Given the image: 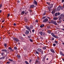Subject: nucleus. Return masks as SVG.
Returning <instances> with one entry per match:
<instances>
[{"label":"nucleus","mask_w":64,"mask_h":64,"mask_svg":"<svg viewBox=\"0 0 64 64\" xmlns=\"http://www.w3.org/2000/svg\"><path fill=\"white\" fill-rule=\"evenodd\" d=\"M14 40L15 41H16V43H17V42H19V40L17 38H14Z\"/></svg>","instance_id":"nucleus-1"},{"label":"nucleus","mask_w":64,"mask_h":64,"mask_svg":"<svg viewBox=\"0 0 64 64\" xmlns=\"http://www.w3.org/2000/svg\"><path fill=\"white\" fill-rule=\"evenodd\" d=\"M53 4H51L50 5V6L48 8L49 11H50L51 10V9L53 7Z\"/></svg>","instance_id":"nucleus-2"},{"label":"nucleus","mask_w":64,"mask_h":64,"mask_svg":"<svg viewBox=\"0 0 64 64\" xmlns=\"http://www.w3.org/2000/svg\"><path fill=\"white\" fill-rule=\"evenodd\" d=\"M52 24H54L55 25H57V23L56 22V21H52Z\"/></svg>","instance_id":"nucleus-3"},{"label":"nucleus","mask_w":64,"mask_h":64,"mask_svg":"<svg viewBox=\"0 0 64 64\" xmlns=\"http://www.w3.org/2000/svg\"><path fill=\"white\" fill-rule=\"evenodd\" d=\"M34 7H35V5L33 4H32L30 6V8H34Z\"/></svg>","instance_id":"nucleus-4"},{"label":"nucleus","mask_w":64,"mask_h":64,"mask_svg":"<svg viewBox=\"0 0 64 64\" xmlns=\"http://www.w3.org/2000/svg\"><path fill=\"white\" fill-rule=\"evenodd\" d=\"M26 28L27 29H28V30L29 31H31V29H30V27H29V26H26Z\"/></svg>","instance_id":"nucleus-5"},{"label":"nucleus","mask_w":64,"mask_h":64,"mask_svg":"<svg viewBox=\"0 0 64 64\" xmlns=\"http://www.w3.org/2000/svg\"><path fill=\"white\" fill-rule=\"evenodd\" d=\"M33 3L34 4H35L36 5H37V2L35 0H34V1L33 2Z\"/></svg>","instance_id":"nucleus-6"},{"label":"nucleus","mask_w":64,"mask_h":64,"mask_svg":"<svg viewBox=\"0 0 64 64\" xmlns=\"http://www.w3.org/2000/svg\"><path fill=\"white\" fill-rule=\"evenodd\" d=\"M29 31L27 30H26L25 34H26V35H28V34H29Z\"/></svg>","instance_id":"nucleus-7"},{"label":"nucleus","mask_w":64,"mask_h":64,"mask_svg":"<svg viewBox=\"0 0 64 64\" xmlns=\"http://www.w3.org/2000/svg\"><path fill=\"white\" fill-rule=\"evenodd\" d=\"M48 21V19L47 18H45L43 21V22H46Z\"/></svg>","instance_id":"nucleus-8"},{"label":"nucleus","mask_w":64,"mask_h":64,"mask_svg":"<svg viewBox=\"0 0 64 64\" xmlns=\"http://www.w3.org/2000/svg\"><path fill=\"white\" fill-rule=\"evenodd\" d=\"M60 15V13L58 12V13H56L55 14V16H59Z\"/></svg>","instance_id":"nucleus-9"},{"label":"nucleus","mask_w":64,"mask_h":64,"mask_svg":"<svg viewBox=\"0 0 64 64\" xmlns=\"http://www.w3.org/2000/svg\"><path fill=\"white\" fill-rule=\"evenodd\" d=\"M37 50L38 51V52H41V51H42L41 49L40 48H38L37 49Z\"/></svg>","instance_id":"nucleus-10"},{"label":"nucleus","mask_w":64,"mask_h":64,"mask_svg":"<svg viewBox=\"0 0 64 64\" xmlns=\"http://www.w3.org/2000/svg\"><path fill=\"white\" fill-rule=\"evenodd\" d=\"M46 56H45L43 58L42 61H44V62H45V58H46Z\"/></svg>","instance_id":"nucleus-11"},{"label":"nucleus","mask_w":64,"mask_h":64,"mask_svg":"<svg viewBox=\"0 0 64 64\" xmlns=\"http://www.w3.org/2000/svg\"><path fill=\"white\" fill-rule=\"evenodd\" d=\"M25 11H23L21 13V15H24V14H25Z\"/></svg>","instance_id":"nucleus-12"},{"label":"nucleus","mask_w":64,"mask_h":64,"mask_svg":"<svg viewBox=\"0 0 64 64\" xmlns=\"http://www.w3.org/2000/svg\"><path fill=\"white\" fill-rule=\"evenodd\" d=\"M60 53L61 55H62V56H64V54H63V53H62V52H60Z\"/></svg>","instance_id":"nucleus-13"},{"label":"nucleus","mask_w":64,"mask_h":64,"mask_svg":"<svg viewBox=\"0 0 64 64\" xmlns=\"http://www.w3.org/2000/svg\"><path fill=\"white\" fill-rule=\"evenodd\" d=\"M60 6H58L57 8V11H60Z\"/></svg>","instance_id":"nucleus-14"},{"label":"nucleus","mask_w":64,"mask_h":64,"mask_svg":"<svg viewBox=\"0 0 64 64\" xmlns=\"http://www.w3.org/2000/svg\"><path fill=\"white\" fill-rule=\"evenodd\" d=\"M60 16L62 18H63L64 17V14H61Z\"/></svg>","instance_id":"nucleus-15"},{"label":"nucleus","mask_w":64,"mask_h":64,"mask_svg":"<svg viewBox=\"0 0 64 64\" xmlns=\"http://www.w3.org/2000/svg\"><path fill=\"white\" fill-rule=\"evenodd\" d=\"M24 21L26 22H28V20H27V19L26 18V17L24 18Z\"/></svg>","instance_id":"nucleus-16"},{"label":"nucleus","mask_w":64,"mask_h":64,"mask_svg":"<svg viewBox=\"0 0 64 64\" xmlns=\"http://www.w3.org/2000/svg\"><path fill=\"white\" fill-rule=\"evenodd\" d=\"M2 51L3 52H5L6 53H7V50H2Z\"/></svg>","instance_id":"nucleus-17"},{"label":"nucleus","mask_w":64,"mask_h":64,"mask_svg":"<svg viewBox=\"0 0 64 64\" xmlns=\"http://www.w3.org/2000/svg\"><path fill=\"white\" fill-rule=\"evenodd\" d=\"M21 57V56H20V55H18L17 56V58H18V59H20V57Z\"/></svg>","instance_id":"nucleus-18"},{"label":"nucleus","mask_w":64,"mask_h":64,"mask_svg":"<svg viewBox=\"0 0 64 64\" xmlns=\"http://www.w3.org/2000/svg\"><path fill=\"white\" fill-rule=\"evenodd\" d=\"M50 51L51 52H52L54 53H55V52L54 51V50H53L52 49L50 50Z\"/></svg>","instance_id":"nucleus-19"},{"label":"nucleus","mask_w":64,"mask_h":64,"mask_svg":"<svg viewBox=\"0 0 64 64\" xmlns=\"http://www.w3.org/2000/svg\"><path fill=\"white\" fill-rule=\"evenodd\" d=\"M58 18L57 17H54L53 18L54 20H58Z\"/></svg>","instance_id":"nucleus-20"},{"label":"nucleus","mask_w":64,"mask_h":64,"mask_svg":"<svg viewBox=\"0 0 64 64\" xmlns=\"http://www.w3.org/2000/svg\"><path fill=\"white\" fill-rule=\"evenodd\" d=\"M35 52L36 53V54H38V55H39V52H38L37 51V50H36L35 51Z\"/></svg>","instance_id":"nucleus-21"},{"label":"nucleus","mask_w":64,"mask_h":64,"mask_svg":"<svg viewBox=\"0 0 64 64\" xmlns=\"http://www.w3.org/2000/svg\"><path fill=\"white\" fill-rule=\"evenodd\" d=\"M39 34H40L41 36H42V34H43V32H40Z\"/></svg>","instance_id":"nucleus-22"},{"label":"nucleus","mask_w":64,"mask_h":64,"mask_svg":"<svg viewBox=\"0 0 64 64\" xmlns=\"http://www.w3.org/2000/svg\"><path fill=\"white\" fill-rule=\"evenodd\" d=\"M14 49L16 50V51H17V47H14Z\"/></svg>","instance_id":"nucleus-23"},{"label":"nucleus","mask_w":64,"mask_h":64,"mask_svg":"<svg viewBox=\"0 0 64 64\" xmlns=\"http://www.w3.org/2000/svg\"><path fill=\"white\" fill-rule=\"evenodd\" d=\"M8 49H9V50H10V52H11V51H12V48L9 47L8 48Z\"/></svg>","instance_id":"nucleus-24"},{"label":"nucleus","mask_w":64,"mask_h":64,"mask_svg":"<svg viewBox=\"0 0 64 64\" xmlns=\"http://www.w3.org/2000/svg\"><path fill=\"white\" fill-rule=\"evenodd\" d=\"M55 34H54V33H52L51 34L52 35V36L53 37H54V36H55V35H54Z\"/></svg>","instance_id":"nucleus-25"},{"label":"nucleus","mask_w":64,"mask_h":64,"mask_svg":"<svg viewBox=\"0 0 64 64\" xmlns=\"http://www.w3.org/2000/svg\"><path fill=\"white\" fill-rule=\"evenodd\" d=\"M44 26V24H42L41 25L40 27H41V28H42V27H43Z\"/></svg>","instance_id":"nucleus-26"},{"label":"nucleus","mask_w":64,"mask_h":64,"mask_svg":"<svg viewBox=\"0 0 64 64\" xmlns=\"http://www.w3.org/2000/svg\"><path fill=\"white\" fill-rule=\"evenodd\" d=\"M33 26H30V28L31 29H33Z\"/></svg>","instance_id":"nucleus-27"},{"label":"nucleus","mask_w":64,"mask_h":64,"mask_svg":"<svg viewBox=\"0 0 64 64\" xmlns=\"http://www.w3.org/2000/svg\"><path fill=\"white\" fill-rule=\"evenodd\" d=\"M55 13V12L54 10L52 11V14H54Z\"/></svg>","instance_id":"nucleus-28"},{"label":"nucleus","mask_w":64,"mask_h":64,"mask_svg":"<svg viewBox=\"0 0 64 64\" xmlns=\"http://www.w3.org/2000/svg\"><path fill=\"white\" fill-rule=\"evenodd\" d=\"M41 52V54L42 55L43 54V51H41V52Z\"/></svg>","instance_id":"nucleus-29"},{"label":"nucleus","mask_w":64,"mask_h":64,"mask_svg":"<svg viewBox=\"0 0 64 64\" xmlns=\"http://www.w3.org/2000/svg\"><path fill=\"white\" fill-rule=\"evenodd\" d=\"M4 58L5 57H2L0 58V60H1V59H4Z\"/></svg>","instance_id":"nucleus-30"},{"label":"nucleus","mask_w":64,"mask_h":64,"mask_svg":"<svg viewBox=\"0 0 64 64\" xmlns=\"http://www.w3.org/2000/svg\"><path fill=\"white\" fill-rule=\"evenodd\" d=\"M25 62V63L26 64H29V63H28V62L27 61H26Z\"/></svg>","instance_id":"nucleus-31"},{"label":"nucleus","mask_w":64,"mask_h":64,"mask_svg":"<svg viewBox=\"0 0 64 64\" xmlns=\"http://www.w3.org/2000/svg\"><path fill=\"white\" fill-rule=\"evenodd\" d=\"M62 18L60 16V17H59V20H60L61 19H62Z\"/></svg>","instance_id":"nucleus-32"},{"label":"nucleus","mask_w":64,"mask_h":64,"mask_svg":"<svg viewBox=\"0 0 64 64\" xmlns=\"http://www.w3.org/2000/svg\"><path fill=\"white\" fill-rule=\"evenodd\" d=\"M36 63H38V60H36Z\"/></svg>","instance_id":"nucleus-33"},{"label":"nucleus","mask_w":64,"mask_h":64,"mask_svg":"<svg viewBox=\"0 0 64 64\" xmlns=\"http://www.w3.org/2000/svg\"><path fill=\"white\" fill-rule=\"evenodd\" d=\"M61 23V20H60L58 22V23Z\"/></svg>","instance_id":"nucleus-34"},{"label":"nucleus","mask_w":64,"mask_h":64,"mask_svg":"<svg viewBox=\"0 0 64 64\" xmlns=\"http://www.w3.org/2000/svg\"><path fill=\"white\" fill-rule=\"evenodd\" d=\"M54 37L55 38H58V37L55 35Z\"/></svg>","instance_id":"nucleus-35"},{"label":"nucleus","mask_w":64,"mask_h":64,"mask_svg":"<svg viewBox=\"0 0 64 64\" xmlns=\"http://www.w3.org/2000/svg\"><path fill=\"white\" fill-rule=\"evenodd\" d=\"M28 14V12H25V15H27V14Z\"/></svg>","instance_id":"nucleus-36"},{"label":"nucleus","mask_w":64,"mask_h":64,"mask_svg":"<svg viewBox=\"0 0 64 64\" xmlns=\"http://www.w3.org/2000/svg\"><path fill=\"white\" fill-rule=\"evenodd\" d=\"M7 44H4V46L5 47H7Z\"/></svg>","instance_id":"nucleus-37"},{"label":"nucleus","mask_w":64,"mask_h":64,"mask_svg":"<svg viewBox=\"0 0 64 64\" xmlns=\"http://www.w3.org/2000/svg\"><path fill=\"white\" fill-rule=\"evenodd\" d=\"M42 34L44 36V35H46V34L44 32H43L42 33Z\"/></svg>","instance_id":"nucleus-38"},{"label":"nucleus","mask_w":64,"mask_h":64,"mask_svg":"<svg viewBox=\"0 0 64 64\" xmlns=\"http://www.w3.org/2000/svg\"><path fill=\"white\" fill-rule=\"evenodd\" d=\"M60 7L61 9V10H62L63 8V6H60Z\"/></svg>","instance_id":"nucleus-39"},{"label":"nucleus","mask_w":64,"mask_h":64,"mask_svg":"<svg viewBox=\"0 0 64 64\" xmlns=\"http://www.w3.org/2000/svg\"><path fill=\"white\" fill-rule=\"evenodd\" d=\"M46 11H44V14H43V15H45V14H46Z\"/></svg>","instance_id":"nucleus-40"},{"label":"nucleus","mask_w":64,"mask_h":64,"mask_svg":"<svg viewBox=\"0 0 64 64\" xmlns=\"http://www.w3.org/2000/svg\"><path fill=\"white\" fill-rule=\"evenodd\" d=\"M54 42L55 43H56V44H57V43H58V41H57V40H55L54 41Z\"/></svg>","instance_id":"nucleus-41"},{"label":"nucleus","mask_w":64,"mask_h":64,"mask_svg":"<svg viewBox=\"0 0 64 64\" xmlns=\"http://www.w3.org/2000/svg\"><path fill=\"white\" fill-rule=\"evenodd\" d=\"M50 26H47V28H48V29H50Z\"/></svg>","instance_id":"nucleus-42"},{"label":"nucleus","mask_w":64,"mask_h":64,"mask_svg":"<svg viewBox=\"0 0 64 64\" xmlns=\"http://www.w3.org/2000/svg\"><path fill=\"white\" fill-rule=\"evenodd\" d=\"M30 42H33V40H32L31 39H30Z\"/></svg>","instance_id":"nucleus-43"},{"label":"nucleus","mask_w":64,"mask_h":64,"mask_svg":"<svg viewBox=\"0 0 64 64\" xmlns=\"http://www.w3.org/2000/svg\"><path fill=\"white\" fill-rule=\"evenodd\" d=\"M2 7V4H0V8H1Z\"/></svg>","instance_id":"nucleus-44"},{"label":"nucleus","mask_w":64,"mask_h":64,"mask_svg":"<svg viewBox=\"0 0 64 64\" xmlns=\"http://www.w3.org/2000/svg\"><path fill=\"white\" fill-rule=\"evenodd\" d=\"M53 46H56V44H53Z\"/></svg>","instance_id":"nucleus-45"},{"label":"nucleus","mask_w":64,"mask_h":64,"mask_svg":"<svg viewBox=\"0 0 64 64\" xmlns=\"http://www.w3.org/2000/svg\"><path fill=\"white\" fill-rule=\"evenodd\" d=\"M48 32L49 34H50V33L51 32L50 31L48 30Z\"/></svg>","instance_id":"nucleus-46"},{"label":"nucleus","mask_w":64,"mask_h":64,"mask_svg":"<svg viewBox=\"0 0 64 64\" xmlns=\"http://www.w3.org/2000/svg\"><path fill=\"white\" fill-rule=\"evenodd\" d=\"M43 49L44 50H45V49H46V47H44L43 48Z\"/></svg>","instance_id":"nucleus-47"},{"label":"nucleus","mask_w":64,"mask_h":64,"mask_svg":"<svg viewBox=\"0 0 64 64\" xmlns=\"http://www.w3.org/2000/svg\"><path fill=\"white\" fill-rule=\"evenodd\" d=\"M9 16H10V14H8V17H9Z\"/></svg>","instance_id":"nucleus-48"},{"label":"nucleus","mask_w":64,"mask_h":64,"mask_svg":"<svg viewBox=\"0 0 64 64\" xmlns=\"http://www.w3.org/2000/svg\"><path fill=\"white\" fill-rule=\"evenodd\" d=\"M34 31H35V30H32V32L33 33H34Z\"/></svg>","instance_id":"nucleus-49"},{"label":"nucleus","mask_w":64,"mask_h":64,"mask_svg":"<svg viewBox=\"0 0 64 64\" xmlns=\"http://www.w3.org/2000/svg\"><path fill=\"white\" fill-rule=\"evenodd\" d=\"M37 59H38V60H39V57H38V56H37Z\"/></svg>","instance_id":"nucleus-50"},{"label":"nucleus","mask_w":64,"mask_h":64,"mask_svg":"<svg viewBox=\"0 0 64 64\" xmlns=\"http://www.w3.org/2000/svg\"><path fill=\"white\" fill-rule=\"evenodd\" d=\"M9 60L10 61H13V60H11L10 59H9Z\"/></svg>","instance_id":"nucleus-51"},{"label":"nucleus","mask_w":64,"mask_h":64,"mask_svg":"<svg viewBox=\"0 0 64 64\" xmlns=\"http://www.w3.org/2000/svg\"><path fill=\"white\" fill-rule=\"evenodd\" d=\"M10 63V62H8L6 63V64H9Z\"/></svg>","instance_id":"nucleus-52"},{"label":"nucleus","mask_w":64,"mask_h":64,"mask_svg":"<svg viewBox=\"0 0 64 64\" xmlns=\"http://www.w3.org/2000/svg\"><path fill=\"white\" fill-rule=\"evenodd\" d=\"M64 2V0H62V3H63Z\"/></svg>","instance_id":"nucleus-53"},{"label":"nucleus","mask_w":64,"mask_h":64,"mask_svg":"<svg viewBox=\"0 0 64 64\" xmlns=\"http://www.w3.org/2000/svg\"><path fill=\"white\" fill-rule=\"evenodd\" d=\"M29 11H30V13H31L32 12V10H29Z\"/></svg>","instance_id":"nucleus-54"},{"label":"nucleus","mask_w":64,"mask_h":64,"mask_svg":"<svg viewBox=\"0 0 64 64\" xmlns=\"http://www.w3.org/2000/svg\"><path fill=\"white\" fill-rule=\"evenodd\" d=\"M52 40L53 41L54 40V38H53L52 39Z\"/></svg>","instance_id":"nucleus-55"},{"label":"nucleus","mask_w":64,"mask_h":64,"mask_svg":"<svg viewBox=\"0 0 64 64\" xmlns=\"http://www.w3.org/2000/svg\"><path fill=\"white\" fill-rule=\"evenodd\" d=\"M2 55H4V53L3 52H2L1 54Z\"/></svg>","instance_id":"nucleus-56"},{"label":"nucleus","mask_w":64,"mask_h":64,"mask_svg":"<svg viewBox=\"0 0 64 64\" xmlns=\"http://www.w3.org/2000/svg\"><path fill=\"white\" fill-rule=\"evenodd\" d=\"M14 26H16V24L15 23H14Z\"/></svg>","instance_id":"nucleus-57"},{"label":"nucleus","mask_w":64,"mask_h":64,"mask_svg":"<svg viewBox=\"0 0 64 64\" xmlns=\"http://www.w3.org/2000/svg\"><path fill=\"white\" fill-rule=\"evenodd\" d=\"M46 3L47 4H49V5L50 4V3H48V2H46Z\"/></svg>","instance_id":"nucleus-58"},{"label":"nucleus","mask_w":64,"mask_h":64,"mask_svg":"<svg viewBox=\"0 0 64 64\" xmlns=\"http://www.w3.org/2000/svg\"><path fill=\"white\" fill-rule=\"evenodd\" d=\"M47 18H48L49 19H51V18H50V17H47Z\"/></svg>","instance_id":"nucleus-59"},{"label":"nucleus","mask_w":64,"mask_h":64,"mask_svg":"<svg viewBox=\"0 0 64 64\" xmlns=\"http://www.w3.org/2000/svg\"><path fill=\"white\" fill-rule=\"evenodd\" d=\"M36 22H38V20H36Z\"/></svg>","instance_id":"nucleus-60"},{"label":"nucleus","mask_w":64,"mask_h":64,"mask_svg":"<svg viewBox=\"0 0 64 64\" xmlns=\"http://www.w3.org/2000/svg\"><path fill=\"white\" fill-rule=\"evenodd\" d=\"M4 21H5V20H4L3 21H2V22H4Z\"/></svg>","instance_id":"nucleus-61"},{"label":"nucleus","mask_w":64,"mask_h":64,"mask_svg":"<svg viewBox=\"0 0 64 64\" xmlns=\"http://www.w3.org/2000/svg\"><path fill=\"white\" fill-rule=\"evenodd\" d=\"M2 12V10H0V13H1Z\"/></svg>","instance_id":"nucleus-62"},{"label":"nucleus","mask_w":64,"mask_h":64,"mask_svg":"<svg viewBox=\"0 0 64 64\" xmlns=\"http://www.w3.org/2000/svg\"><path fill=\"white\" fill-rule=\"evenodd\" d=\"M18 44L19 45H20V43L18 42Z\"/></svg>","instance_id":"nucleus-63"},{"label":"nucleus","mask_w":64,"mask_h":64,"mask_svg":"<svg viewBox=\"0 0 64 64\" xmlns=\"http://www.w3.org/2000/svg\"><path fill=\"white\" fill-rule=\"evenodd\" d=\"M62 44H63L64 46V43L62 42Z\"/></svg>","instance_id":"nucleus-64"}]
</instances>
